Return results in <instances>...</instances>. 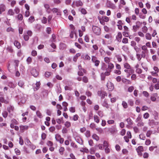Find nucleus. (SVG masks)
Wrapping results in <instances>:
<instances>
[{
  "label": "nucleus",
  "instance_id": "obj_62",
  "mask_svg": "<svg viewBox=\"0 0 159 159\" xmlns=\"http://www.w3.org/2000/svg\"><path fill=\"white\" fill-rule=\"evenodd\" d=\"M151 141L150 139H147L145 142V144L146 145H148L150 144Z\"/></svg>",
  "mask_w": 159,
  "mask_h": 159
},
{
  "label": "nucleus",
  "instance_id": "obj_42",
  "mask_svg": "<svg viewBox=\"0 0 159 159\" xmlns=\"http://www.w3.org/2000/svg\"><path fill=\"white\" fill-rule=\"evenodd\" d=\"M114 67V66L113 63H108V68L110 69L111 70Z\"/></svg>",
  "mask_w": 159,
  "mask_h": 159
},
{
  "label": "nucleus",
  "instance_id": "obj_49",
  "mask_svg": "<svg viewBox=\"0 0 159 159\" xmlns=\"http://www.w3.org/2000/svg\"><path fill=\"white\" fill-rule=\"evenodd\" d=\"M98 116L101 117H102L103 116V113L102 111H99L98 112Z\"/></svg>",
  "mask_w": 159,
  "mask_h": 159
},
{
  "label": "nucleus",
  "instance_id": "obj_22",
  "mask_svg": "<svg viewBox=\"0 0 159 159\" xmlns=\"http://www.w3.org/2000/svg\"><path fill=\"white\" fill-rule=\"evenodd\" d=\"M37 116L40 118H42L43 116L41 113L39 111H37L36 112Z\"/></svg>",
  "mask_w": 159,
  "mask_h": 159
},
{
  "label": "nucleus",
  "instance_id": "obj_10",
  "mask_svg": "<svg viewBox=\"0 0 159 159\" xmlns=\"http://www.w3.org/2000/svg\"><path fill=\"white\" fill-rule=\"evenodd\" d=\"M157 96V93H153L150 97V99L152 102H155L156 100V97Z\"/></svg>",
  "mask_w": 159,
  "mask_h": 159
},
{
  "label": "nucleus",
  "instance_id": "obj_37",
  "mask_svg": "<svg viewBox=\"0 0 159 159\" xmlns=\"http://www.w3.org/2000/svg\"><path fill=\"white\" fill-rule=\"evenodd\" d=\"M17 18L18 20H22L23 19V16L22 14H19L17 16Z\"/></svg>",
  "mask_w": 159,
  "mask_h": 159
},
{
  "label": "nucleus",
  "instance_id": "obj_34",
  "mask_svg": "<svg viewBox=\"0 0 159 159\" xmlns=\"http://www.w3.org/2000/svg\"><path fill=\"white\" fill-rule=\"evenodd\" d=\"M64 125L67 128H69L71 126V123L69 121H67L65 122Z\"/></svg>",
  "mask_w": 159,
  "mask_h": 159
},
{
  "label": "nucleus",
  "instance_id": "obj_17",
  "mask_svg": "<svg viewBox=\"0 0 159 159\" xmlns=\"http://www.w3.org/2000/svg\"><path fill=\"white\" fill-rule=\"evenodd\" d=\"M7 14L9 16H13L14 14V12L12 9H10L8 10Z\"/></svg>",
  "mask_w": 159,
  "mask_h": 159
},
{
  "label": "nucleus",
  "instance_id": "obj_54",
  "mask_svg": "<svg viewBox=\"0 0 159 159\" xmlns=\"http://www.w3.org/2000/svg\"><path fill=\"white\" fill-rule=\"evenodd\" d=\"M115 148L116 150L119 152L120 150V146L118 144H117L115 146Z\"/></svg>",
  "mask_w": 159,
  "mask_h": 159
},
{
  "label": "nucleus",
  "instance_id": "obj_51",
  "mask_svg": "<svg viewBox=\"0 0 159 159\" xmlns=\"http://www.w3.org/2000/svg\"><path fill=\"white\" fill-rule=\"evenodd\" d=\"M15 152L17 155H19L20 154V151L18 148H15Z\"/></svg>",
  "mask_w": 159,
  "mask_h": 159
},
{
  "label": "nucleus",
  "instance_id": "obj_56",
  "mask_svg": "<svg viewBox=\"0 0 159 159\" xmlns=\"http://www.w3.org/2000/svg\"><path fill=\"white\" fill-rule=\"evenodd\" d=\"M152 131L151 130H148L146 133V136L147 137H149L152 134Z\"/></svg>",
  "mask_w": 159,
  "mask_h": 159
},
{
  "label": "nucleus",
  "instance_id": "obj_39",
  "mask_svg": "<svg viewBox=\"0 0 159 159\" xmlns=\"http://www.w3.org/2000/svg\"><path fill=\"white\" fill-rule=\"evenodd\" d=\"M64 150L65 149L63 147H61L59 149V152L61 155H62Z\"/></svg>",
  "mask_w": 159,
  "mask_h": 159
},
{
  "label": "nucleus",
  "instance_id": "obj_26",
  "mask_svg": "<svg viewBox=\"0 0 159 159\" xmlns=\"http://www.w3.org/2000/svg\"><path fill=\"white\" fill-rule=\"evenodd\" d=\"M111 59V58L108 57H105L104 58V60L105 62L109 63Z\"/></svg>",
  "mask_w": 159,
  "mask_h": 159
},
{
  "label": "nucleus",
  "instance_id": "obj_1",
  "mask_svg": "<svg viewBox=\"0 0 159 159\" xmlns=\"http://www.w3.org/2000/svg\"><path fill=\"white\" fill-rule=\"evenodd\" d=\"M83 5V3L81 1L79 0L73 2L72 4V7H74V6L75 5L77 7H79L82 6Z\"/></svg>",
  "mask_w": 159,
  "mask_h": 159
},
{
  "label": "nucleus",
  "instance_id": "obj_12",
  "mask_svg": "<svg viewBox=\"0 0 159 159\" xmlns=\"http://www.w3.org/2000/svg\"><path fill=\"white\" fill-rule=\"evenodd\" d=\"M75 140L76 142L80 144H83V141L82 139L79 137L77 136L75 138Z\"/></svg>",
  "mask_w": 159,
  "mask_h": 159
},
{
  "label": "nucleus",
  "instance_id": "obj_48",
  "mask_svg": "<svg viewBox=\"0 0 159 159\" xmlns=\"http://www.w3.org/2000/svg\"><path fill=\"white\" fill-rule=\"evenodd\" d=\"M149 116V115L148 113L146 112L144 113L143 115V118L145 119H148Z\"/></svg>",
  "mask_w": 159,
  "mask_h": 159
},
{
  "label": "nucleus",
  "instance_id": "obj_44",
  "mask_svg": "<svg viewBox=\"0 0 159 159\" xmlns=\"http://www.w3.org/2000/svg\"><path fill=\"white\" fill-rule=\"evenodd\" d=\"M148 30V28L146 26H144L142 28V30L143 32L144 33H146L147 32Z\"/></svg>",
  "mask_w": 159,
  "mask_h": 159
},
{
  "label": "nucleus",
  "instance_id": "obj_31",
  "mask_svg": "<svg viewBox=\"0 0 159 159\" xmlns=\"http://www.w3.org/2000/svg\"><path fill=\"white\" fill-rule=\"evenodd\" d=\"M103 21L104 22H107L109 20V18L106 16H103L102 17Z\"/></svg>",
  "mask_w": 159,
  "mask_h": 159
},
{
  "label": "nucleus",
  "instance_id": "obj_3",
  "mask_svg": "<svg viewBox=\"0 0 159 159\" xmlns=\"http://www.w3.org/2000/svg\"><path fill=\"white\" fill-rule=\"evenodd\" d=\"M107 86L108 89V90L109 91H111L114 89L113 84L110 82H108L107 85Z\"/></svg>",
  "mask_w": 159,
  "mask_h": 159
},
{
  "label": "nucleus",
  "instance_id": "obj_2",
  "mask_svg": "<svg viewBox=\"0 0 159 159\" xmlns=\"http://www.w3.org/2000/svg\"><path fill=\"white\" fill-rule=\"evenodd\" d=\"M93 30L95 34L96 35H99L101 34V30L99 27L96 26H93Z\"/></svg>",
  "mask_w": 159,
  "mask_h": 159
},
{
  "label": "nucleus",
  "instance_id": "obj_32",
  "mask_svg": "<svg viewBox=\"0 0 159 159\" xmlns=\"http://www.w3.org/2000/svg\"><path fill=\"white\" fill-rule=\"evenodd\" d=\"M14 44L18 48L20 47V43L17 41H15L14 42Z\"/></svg>",
  "mask_w": 159,
  "mask_h": 159
},
{
  "label": "nucleus",
  "instance_id": "obj_63",
  "mask_svg": "<svg viewBox=\"0 0 159 159\" xmlns=\"http://www.w3.org/2000/svg\"><path fill=\"white\" fill-rule=\"evenodd\" d=\"M49 130L51 132H53L55 130V128L54 126H51L49 128Z\"/></svg>",
  "mask_w": 159,
  "mask_h": 159
},
{
  "label": "nucleus",
  "instance_id": "obj_9",
  "mask_svg": "<svg viewBox=\"0 0 159 159\" xmlns=\"http://www.w3.org/2000/svg\"><path fill=\"white\" fill-rule=\"evenodd\" d=\"M108 130L111 134H114L117 131L116 126H114L109 128Z\"/></svg>",
  "mask_w": 159,
  "mask_h": 159
},
{
  "label": "nucleus",
  "instance_id": "obj_46",
  "mask_svg": "<svg viewBox=\"0 0 159 159\" xmlns=\"http://www.w3.org/2000/svg\"><path fill=\"white\" fill-rule=\"evenodd\" d=\"M87 159H95V157L90 155H88L87 156Z\"/></svg>",
  "mask_w": 159,
  "mask_h": 159
},
{
  "label": "nucleus",
  "instance_id": "obj_21",
  "mask_svg": "<svg viewBox=\"0 0 159 159\" xmlns=\"http://www.w3.org/2000/svg\"><path fill=\"white\" fill-rule=\"evenodd\" d=\"M124 66L125 68L127 69H130L131 68V66L127 62H125L124 63Z\"/></svg>",
  "mask_w": 159,
  "mask_h": 159
},
{
  "label": "nucleus",
  "instance_id": "obj_45",
  "mask_svg": "<svg viewBox=\"0 0 159 159\" xmlns=\"http://www.w3.org/2000/svg\"><path fill=\"white\" fill-rule=\"evenodd\" d=\"M34 20V17L33 16H31L28 19V21L30 23H32Z\"/></svg>",
  "mask_w": 159,
  "mask_h": 159
},
{
  "label": "nucleus",
  "instance_id": "obj_47",
  "mask_svg": "<svg viewBox=\"0 0 159 159\" xmlns=\"http://www.w3.org/2000/svg\"><path fill=\"white\" fill-rule=\"evenodd\" d=\"M105 38L107 39H111L112 38V36L110 34H107L104 36Z\"/></svg>",
  "mask_w": 159,
  "mask_h": 159
},
{
  "label": "nucleus",
  "instance_id": "obj_24",
  "mask_svg": "<svg viewBox=\"0 0 159 159\" xmlns=\"http://www.w3.org/2000/svg\"><path fill=\"white\" fill-rule=\"evenodd\" d=\"M7 110L10 113L13 111L14 110V107L11 106H10L7 108Z\"/></svg>",
  "mask_w": 159,
  "mask_h": 159
},
{
  "label": "nucleus",
  "instance_id": "obj_13",
  "mask_svg": "<svg viewBox=\"0 0 159 159\" xmlns=\"http://www.w3.org/2000/svg\"><path fill=\"white\" fill-rule=\"evenodd\" d=\"M6 9V6L5 5L2 4L0 5V14L4 11Z\"/></svg>",
  "mask_w": 159,
  "mask_h": 159
},
{
  "label": "nucleus",
  "instance_id": "obj_50",
  "mask_svg": "<svg viewBox=\"0 0 159 159\" xmlns=\"http://www.w3.org/2000/svg\"><path fill=\"white\" fill-rule=\"evenodd\" d=\"M122 105L123 106V107L125 108H126L127 107V103L125 101H123L122 102Z\"/></svg>",
  "mask_w": 159,
  "mask_h": 159
},
{
  "label": "nucleus",
  "instance_id": "obj_11",
  "mask_svg": "<svg viewBox=\"0 0 159 159\" xmlns=\"http://www.w3.org/2000/svg\"><path fill=\"white\" fill-rule=\"evenodd\" d=\"M52 11L53 13H57V15L60 16L61 15V12L57 8H53L52 10Z\"/></svg>",
  "mask_w": 159,
  "mask_h": 159
},
{
  "label": "nucleus",
  "instance_id": "obj_41",
  "mask_svg": "<svg viewBox=\"0 0 159 159\" xmlns=\"http://www.w3.org/2000/svg\"><path fill=\"white\" fill-rule=\"evenodd\" d=\"M14 11L16 14H18L20 12V11L18 7H16L14 9Z\"/></svg>",
  "mask_w": 159,
  "mask_h": 159
},
{
  "label": "nucleus",
  "instance_id": "obj_23",
  "mask_svg": "<svg viewBox=\"0 0 159 159\" xmlns=\"http://www.w3.org/2000/svg\"><path fill=\"white\" fill-rule=\"evenodd\" d=\"M146 39L148 40H150L152 39V37L151 34L149 33H147L145 35Z\"/></svg>",
  "mask_w": 159,
  "mask_h": 159
},
{
  "label": "nucleus",
  "instance_id": "obj_7",
  "mask_svg": "<svg viewBox=\"0 0 159 159\" xmlns=\"http://www.w3.org/2000/svg\"><path fill=\"white\" fill-rule=\"evenodd\" d=\"M20 130L21 132H23L27 130L29 126L27 125H20Z\"/></svg>",
  "mask_w": 159,
  "mask_h": 159
},
{
  "label": "nucleus",
  "instance_id": "obj_15",
  "mask_svg": "<svg viewBox=\"0 0 159 159\" xmlns=\"http://www.w3.org/2000/svg\"><path fill=\"white\" fill-rule=\"evenodd\" d=\"M108 4V5H107L108 7L113 9H114L115 8V6L113 4L111 3L110 1L107 2V5Z\"/></svg>",
  "mask_w": 159,
  "mask_h": 159
},
{
  "label": "nucleus",
  "instance_id": "obj_19",
  "mask_svg": "<svg viewBox=\"0 0 159 159\" xmlns=\"http://www.w3.org/2000/svg\"><path fill=\"white\" fill-rule=\"evenodd\" d=\"M102 105L103 107H106L107 108H108L109 107V105L106 100H104L103 101Z\"/></svg>",
  "mask_w": 159,
  "mask_h": 159
},
{
  "label": "nucleus",
  "instance_id": "obj_29",
  "mask_svg": "<svg viewBox=\"0 0 159 159\" xmlns=\"http://www.w3.org/2000/svg\"><path fill=\"white\" fill-rule=\"evenodd\" d=\"M52 38L50 40V41H51L53 43L55 42V39L56 38V36L54 34H52Z\"/></svg>",
  "mask_w": 159,
  "mask_h": 159
},
{
  "label": "nucleus",
  "instance_id": "obj_27",
  "mask_svg": "<svg viewBox=\"0 0 159 159\" xmlns=\"http://www.w3.org/2000/svg\"><path fill=\"white\" fill-rule=\"evenodd\" d=\"M56 121L57 123L59 124H61V123H63V118L62 117L60 119L59 118L57 119Z\"/></svg>",
  "mask_w": 159,
  "mask_h": 159
},
{
  "label": "nucleus",
  "instance_id": "obj_55",
  "mask_svg": "<svg viewBox=\"0 0 159 159\" xmlns=\"http://www.w3.org/2000/svg\"><path fill=\"white\" fill-rule=\"evenodd\" d=\"M129 105L131 106H133L134 104L133 101L132 99H129L128 102Z\"/></svg>",
  "mask_w": 159,
  "mask_h": 159
},
{
  "label": "nucleus",
  "instance_id": "obj_28",
  "mask_svg": "<svg viewBox=\"0 0 159 159\" xmlns=\"http://www.w3.org/2000/svg\"><path fill=\"white\" fill-rule=\"evenodd\" d=\"M0 101L6 104L8 103V101L7 100H5L4 98L2 97H0Z\"/></svg>",
  "mask_w": 159,
  "mask_h": 159
},
{
  "label": "nucleus",
  "instance_id": "obj_59",
  "mask_svg": "<svg viewBox=\"0 0 159 159\" xmlns=\"http://www.w3.org/2000/svg\"><path fill=\"white\" fill-rule=\"evenodd\" d=\"M155 88L156 89H159V81L158 80L157 83L154 86Z\"/></svg>",
  "mask_w": 159,
  "mask_h": 159
},
{
  "label": "nucleus",
  "instance_id": "obj_20",
  "mask_svg": "<svg viewBox=\"0 0 159 159\" xmlns=\"http://www.w3.org/2000/svg\"><path fill=\"white\" fill-rule=\"evenodd\" d=\"M81 55V54L80 53H78L76 54V55L74 56L73 58V60L75 62L76 61L77 59H78V57H80Z\"/></svg>",
  "mask_w": 159,
  "mask_h": 159
},
{
  "label": "nucleus",
  "instance_id": "obj_43",
  "mask_svg": "<svg viewBox=\"0 0 159 159\" xmlns=\"http://www.w3.org/2000/svg\"><path fill=\"white\" fill-rule=\"evenodd\" d=\"M83 72H84V69L80 70L78 72V75L80 76H82L84 75Z\"/></svg>",
  "mask_w": 159,
  "mask_h": 159
},
{
  "label": "nucleus",
  "instance_id": "obj_25",
  "mask_svg": "<svg viewBox=\"0 0 159 159\" xmlns=\"http://www.w3.org/2000/svg\"><path fill=\"white\" fill-rule=\"evenodd\" d=\"M92 138L95 140H96L98 141L99 139V138L96 134H94L92 135Z\"/></svg>",
  "mask_w": 159,
  "mask_h": 159
},
{
  "label": "nucleus",
  "instance_id": "obj_57",
  "mask_svg": "<svg viewBox=\"0 0 159 159\" xmlns=\"http://www.w3.org/2000/svg\"><path fill=\"white\" fill-rule=\"evenodd\" d=\"M84 40L87 43L89 42V38L87 35H86L84 36Z\"/></svg>",
  "mask_w": 159,
  "mask_h": 159
},
{
  "label": "nucleus",
  "instance_id": "obj_35",
  "mask_svg": "<svg viewBox=\"0 0 159 159\" xmlns=\"http://www.w3.org/2000/svg\"><path fill=\"white\" fill-rule=\"evenodd\" d=\"M122 152L124 155H127L128 153V151L126 149H123L122 150Z\"/></svg>",
  "mask_w": 159,
  "mask_h": 159
},
{
  "label": "nucleus",
  "instance_id": "obj_16",
  "mask_svg": "<svg viewBox=\"0 0 159 159\" xmlns=\"http://www.w3.org/2000/svg\"><path fill=\"white\" fill-rule=\"evenodd\" d=\"M122 37V35L121 32H119L116 37V39L118 41L120 42L121 41V39Z\"/></svg>",
  "mask_w": 159,
  "mask_h": 159
},
{
  "label": "nucleus",
  "instance_id": "obj_5",
  "mask_svg": "<svg viewBox=\"0 0 159 159\" xmlns=\"http://www.w3.org/2000/svg\"><path fill=\"white\" fill-rule=\"evenodd\" d=\"M136 150L138 152V154L139 156L142 155V152L143 151V148L142 146H139L136 149Z\"/></svg>",
  "mask_w": 159,
  "mask_h": 159
},
{
  "label": "nucleus",
  "instance_id": "obj_60",
  "mask_svg": "<svg viewBox=\"0 0 159 159\" xmlns=\"http://www.w3.org/2000/svg\"><path fill=\"white\" fill-rule=\"evenodd\" d=\"M27 62L28 64H30L32 61V58L30 57H29L27 59Z\"/></svg>",
  "mask_w": 159,
  "mask_h": 159
},
{
  "label": "nucleus",
  "instance_id": "obj_18",
  "mask_svg": "<svg viewBox=\"0 0 159 159\" xmlns=\"http://www.w3.org/2000/svg\"><path fill=\"white\" fill-rule=\"evenodd\" d=\"M93 117L94 121L97 123H99L100 120L98 116L97 115H95Z\"/></svg>",
  "mask_w": 159,
  "mask_h": 159
},
{
  "label": "nucleus",
  "instance_id": "obj_4",
  "mask_svg": "<svg viewBox=\"0 0 159 159\" xmlns=\"http://www.w3.org/2000/svg\"><path fill=\"white\" fill-rule=\"evenodd\" d=\"M55 139L57 141H59L61 143H62L64 142V139L61 138L60 135L57 134L55 135Z\"/></svg>",
  "mask_w": 159,
  "mask_h": 159
},
{
  "label": "nucleus",
  "instance_id": "obj_64",
  "mask_svg": "<svg viewBox=\"0 0 159 159\" xmlns=\"http://www.w3.org/2000/svg\"><path fill=\"white\" fill-rule=\"evenodd\" d=\"M122 42L124 43H128V39L125 38H124L122 40Z\"/></svg>",
  "mask_w": 159,
  "mask_h": 159
},
{
  "label": "nucleus",
  "instance_id": "obj_52",
  "mask_svg": "<svg viewBox=\"0 0 159 159\" xmlns=\"http://www.w3.org/2000/svg\"><path fill=\"white\" fill-rule=\"evenodd\" d=\"M8 85L11 88H14L15 87L16 85L12 82H10L9 83Z\"/></svg>",
  "mask_w": 159,
  "mask_h": 159
},
{
  "label": "nucleus",
  "instance_id": "obj_53",
  "mask_svg": "<svg viewBox=\"0 0 159 159\" xmlns=\"http://www.w3.org/2000/svg\"><path fill=\"white\" fill-rule=\"evenodd\" d=\"M90 153L91 154H94L95 151L93 148H91L89 150Z\"/></svg>",
  "mask_w": 159,
  "mask_h": 159
},
{
  "label": "nucleus",
  "instance_id": "obj_14",
  "mask_svg": "<svg viewBox=\"0 0 159 159\" xmlns=\"http://www.w3.org/2000/svg\"><path fill=\"white\" fill-rule=\"evenodd\" d=\"M44 7L46 9V11L48 13H50L51 11V9L50 8V6L48 4L46 3L44 4Z\"/></svg>",
  "mask_w": 159,
  "mask_h": 159
},
{
  "label": "nucleus",
  "instance_id": "obj_61",
  "mask_svg": "<svg viewBox=\"0 0 159 159\" xmlns=\"http://www.w3.org/2000/svg\"><path fill=\"white\" fill-rule=\"evenodd\" d=\"M85 135L87 137H89L90 136V132L89 131L87 130L85 133Z\"/></svg>",
  "mask_w": 159,
  "mask_h": 159
},
{
  "label": "nucleus",
  "instance_id": "obj_38",
  "mask_svg": "<svg viewBox=\"0 0 159 159\" xmlns=\"http://www.w3.org/2000/svg\"><path fill=\"white\" fill-rule=\"evenodd\" d=\"M24 84V82L22 80L19 81L18 83V85L20 87H23Z\"/></svg>",
  "mask_w": 159,
  "mask_h": 159
},
{
  "label": "nucleus",
  "instance_id": "obj_40",
  "mask_svg": "<svg viewBox=\"0 0 159 159\" xmlns=\"http://www.w3.org/2000/svg\"><path fill=\"white\" fill-rule=\"evenodd\" d=\"M99 52H100L101 55L102 56H104L105 54V51L102 49H100L99 50Z\"/></svg>",
  "mask_w": 159,
  "mask_h": 159
},
{
  "label": "nucleus",
  "instance_id": "obj_8",
  "mask_svg": "<svg viewBox=\"0 0 159 159\" xmlns=\"http://www.w3.org/2000/svg\"><path fill=\"white\" fill-rule=\"evenodd\" d=\"M31 73L35 77H37L39 75L38 72L34 69H32L31 70Z\"/></svg>",
  "mask_w": 159,
  "mask_h": 159
},
{
  "label": "nucleus",
  "instance_id": "obj_30",
  "mask_svg": "<svg viewBox=\"0 0 159 159\" xmlns=\"http://www.w3.org/2000/svg\"><path fill=\"white\" fill-rule=\"evenodd\" d=\"M148 51H143L141 52V57L144 58L146 56V54L147 53Z\"/></svg>",
  "mask_w": 159,
  "mask_h": 159
},
{
  "label": "nucleus",
  "instance_id": "obj_33",
  "mask_svg": "<svg viewBox=\"0 0 159 159\" xmlns=\"http://www.w3.org/2000/svg\"><path fill=\"white\" fill-rule=\"evenodd\" d=\"M126 121L127 122L128 124L130 125H131L133 124V121L130 118H127L126 120Z\"/></svg>",
  "mask_w": 159,
  "mask_h": 159
},
{
  "label": "nucleus",
  "instance_id": "obj_6",
  "mask_svg": "<svg viewBox=\"0 0 159 159\" xmlns=\"http://www.w3.org/2000/svg\"><path fill=\"white\" fill-rule=\"evenodd\" d=\"M98 95L99 96L101 97V98H103L105 96H107V93L105 92H102L98 91Z\"/></svg>",
  "mask_w": 159,
  "mask_h": 159
},
{
  "label": "nucleus",
  "instance_id": "obj_36",
  "mask_svg": "<svg viewBox=\"0 0 159 159\" xmlns=\"http://www.w3.org/2000/svg\"><path fill=\"white\" fill-rule=\"evenodd\" d=\"M139 138L141 139L144 140L145 139L146 137L144 134H141L139 135Z\"/></svg>",
  "mask_w": 159,
  "mask_h": 159
},
{
  "label": "nucleus",
  "instance_id": "obj_58",
  "mask_svg": "<svg viewBox=\"0 0 159 159\" xmlns=\"http://www.w3.org/2000/svg\"><path fill=\"white\" fill-rule=\"evenodd\" d=\"M24 38L25 40L28 41L29 39V36L26 34H25L24 35Z\"/></svg>",
  "mask_w": 159,
  "mask_h": 159
}]
</instances>
